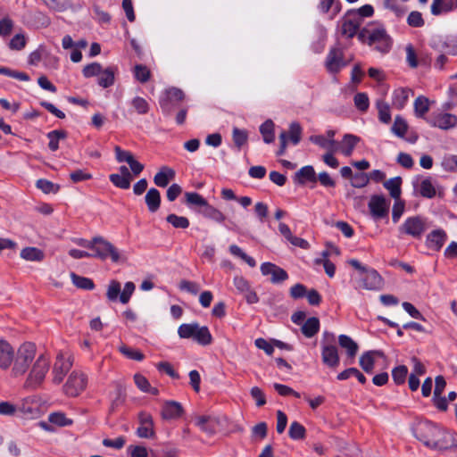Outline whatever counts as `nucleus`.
<instances>
[{"label": "nucleus", "mask_w": 457, "mask_h": 457, "mask_svg": "<svg viewBox=\"0 0 457 457\" xmlns=\"http://www.w3.org/2000/svg\"><path fill=\"white\" fill-rule=\"evenodd\" d=\"M413 431L416 438L431 448L445 450L453 445L452 436L432 422H420Z\"/></svg>", "instance_id": "obj_1"}, {"label": "nucleus", "mask_w": 457, "mask_h": 457, "mask_svg": "<svg viewBox=\"0 0 457 457\" xmlns=\"http://www.w3.org/2000/svg\"><path fill=\"white\" fill-rule=\"evenodd\" d=\"M358 39L373 50L386 54L393 46V39L386 28L378 23H370L358 32Z\"/></svg>", "instance_id": "obj_2"}, {"label": "nucleus", "mask_w": 457, "mask_h": 457, "mask_svg": "<svg viewBox=\"0 0 457 457\" xmlns=\"http://www.w3.org/2000/svg\"><path fill=\"white\" fill-rule=\"evenodd\" d=\"M37 355V346L31 342L21 344L17 351H14V358L12 367V376L19 378L28 371Z\"/></svg>", "instance_id": "obj_3"}, {"label": "nucleus", "mask_w": 457, "mask_h": 457, "mask_svg": "<svg viewBox=\"0 0 457 457\" xmlns=\"http://www.w3.org/2000/svg\"><path fill=\"white\" fill-rule=\"evenodd\" d=\"M348 263L363 275L359 280V287L371 291L383 288L384 279L376 270L367 268L355 259L349 260Z\"/></svg>", "instance_id": "obj_4"}, {"label": "nucleus", "mask_w": 457, "mask_h": 457, "mask_svg": "<svg viewBox=\"0 0 457 457\" xmlns=\"http://www.w3.org/2000/svg\"><path fill=\"white\" fill-rule=\"evenodd\" d=\"M24 387L28 389H36L39 387L45 380L50 367L49 359L45 354H40L35 358L31 364Z\"/></svg>", "instance_id": "obj_5"}, {"label": "nucleus", "mask_w": 457, "mask_h": 457, "mask_svg": "<svg viewBox=\"0 0 457 457\" xmlns=\"http://www.w3.org/2000/svg\"><path fill=\"white\" fill-rule=\"evenodd\" d=\"M178 334L180 338L193 339L204 346L212 343V336L209 328L196 322L181 324L178 328Z\"/></svg>", "instance_id": "obj_6"}, {"label": "nucleus", "mask_w": 457, "mask_h": 457, "mask_svg": "<svg viewBox=\"0 0 457 457\" xmlns=\"http://www.w3.org/2000/svg\"><path fill=\"white\" fill-rule=\"evenodd\" d=\"M136 289L133 282H127L121 291V285L117 280H111L106 291V297L110 302H120L123 304L129 303Z\"/></svg>", "instance_id": "obj_7"}, {"label": "nucleus", "mask_w": 457, "mask_h": 457, "mask_svg": "<svg viewBox=\"0 0 457 457\" xmlns=\"http://www.w3.org/2000/svg\"><path fill=\"white\" fill-rule=\"evenodd\" d=\"M93 251V257H97L101 260L110 258L112 262H119L122 259L119 250L112 243L101 237H95Z\"/></svg>", "instance_id": "obj_8"}, {"label": "nucleus", "mask_w": 457, "mask_h": 457, "mask_svg": "<svg viewBox=\"0 0 457 457\" xmlns=\"http://www.w3.org/2000/svg\"><path fill=\"white\" fill-rule=\"evenodd\" d=\"M73 364L72 356L69 353L59 352L55 357L52 369V380L54 384L59 385L71 369Z\"/></svg>", "instance_id": "obj_9"}, {"label": "nucleus", "mask_w": 457, "mask_h": 457, "mask_svg": "<svg viewBox=\"0 0 457 457\" xmlns=\"http://www.w3.org/2000/svg\"><path fill=\"white\" fill-rule=\"evenodd\" d=\"M184 99L185 94L181 89L174 87H169L160 97L161 109L166 115H170Z\"/></svg>", "instance_id": "obj_10"}, {"label": "nucleus", "mask_w": 457, "mask_h": 457, "mask_svg": "<svg viewBox=\"0 0 457 457\" xmlns=\"http://www.w3.org/2000/svg\"><path fill=\"white\" fill-rule=\"evenodd\" d=\"M87 385V376L81 371L74 370L68 377L63 391L68 396L75 397L85 390Z\"/></svg>", "instance_id": "obj_11"}, {"label": "nucleus", "mask_w": 457, "mask_h": 457, "mask_svg": "<svg viewBox=\"0 0 457 457\" xmlns=\"http://www.w3.org/2000/svg\"><path fill=\"white\" fill-rule=\"evenodd\" d=\"M427 228L426 219L420 216H412L404 220L400 226L399 231L414 238H420Z\"/></svg>", "instance_id": "obj_12"}, {"label": "nucleus", "mask_w": 457, "mask_h": 457, "mask_svg": "<svg viewBox=\"0 0 457 457\" xmlns=\"http://www.w3.org/2000/svg\"><path fill=\"white\" fill-rule=\"evenodd\" d=\"M362 23L359 21L355 13L348 11L338 21L339 32L346 38H353L355 35L358 36V31Z\"/></svg>", "instance_id": "obj_13"}, {"label": "nucleus", "mask_w": 457, "mask_h": 457, "mask_svg": "<svg viewBox=\"0 0 457 457\" xmlns=\"http://www.w3.org/2000/svg\"><path fill=\"white\" fill-rule=\"evenodd\" d=\"M185 410L177 401H164L162 405L160 416L164 420H179L184 415Z\"/></svg>", "instance_id": "obj_14"}, {"label": "nucleus", "mask_w": 457, "mask_h": 457, "mask_svg": "<svg viewBox=\"0 0 457 457\" xmlns=\"http://www.w3.org/2000/svg\"><path fill=\"white\" fill-rule=\"evenodd\" d=\"M325 65L331 73H337L346 66L347 62L344 60L343 51L340 48H331L327 55Z\"/></svg>", "instance_id": "obj_15"}, {"label": "nucleus", "mask_w": 457, "mask_h": 457, "mask_svg": "<svg viewBox=\"0 0 457 457\" xmlns=\"http://www.w3.org/2000/svg\"><path fill=\"white\" fill-rule=\"evenodd\" d=\"M261 272L263 276H270L273 284L282 283L288 278L287 271L271 262H264L261 265Z\"/></svg>", "instance_id": "obj_16"}, {"label": "nucleus", "mask_w": 457, "mask_h": 457, "mask_svg": "<svg viewBox=\"0 0 457 457\" xmlns=\"http://www.w3.org/2000/svg\"><path fill=\"white\" fill-rule=\"evenodd\" d=\"M369 209L371 215L376 219H381L387 215L389 203L383 195H372L369 202Z\"/></svg>", "instance_id": "obj_17"}, {"label": "nucleus", "mask_w": 457, "mask_h": 457, "mask_svg": "<svg viewBox=\"0 0 457 457\" xmlns=\"http://www.w3.org/2000/svg\"><path fill=\"white\" fill-rule=\"evenodd\" d=\"M322 362L330 369H337L340 362L338 349L335 345L324 343L321 347Z\"/></svg>", "instance_id": "obj_18"}, {"label": "nucleus", "mask_w": 457, "mask_h": 457, "mask_svg": "<svg viewBox=\"0 0 457 457\" xmlns=\"http://www.w3.org/2000/svg\"><path fill=\"white\" fill-rule=\"evenodd\" d=\"M428 122L432 127H436L443 130H447L456 126L457 116L447 112L437 113L433 115Z\"/></svg>", "instance_id": "obj_19"}, {"label": "nucleus", "mask_w": 457, "mask_h": 457, "mask_svg": "<svg viewBox=\"0 0 457 457\" xmlns=\"http://www.w3.org/2000/svg\"><path fill=\"white\" fill-rule=\"evenodd\" d=\"M234 285L239 293L244 294L248 303H256L259 301L257 294L251 289L249 282L245 278L236 276L234 278Z\"/></svg>", "instance_id": "obj_20"}, {"label": "nucleus", "mask_w": 457, "mask_h": 457, "mask_svg": "<svg viewBox=\"0 0 457 457\" xmlns=\"http://www.w3.org/2000/svg\"><path fill=\"white\" fill-rule=\"evenodd\" d=\"M447 239L446 232L442 229H435L428 234L426 238L427 246L434 251H439Z\"/></svg>", "instance_id": "obj_21"}, {"label": "nucleus", "mask_w": 457, "mask_h": 457, "mask_svg": "<svg viewBox=\"0 0 457 457\" xmlns=\"http://www.w3.org/2000/svg\"><path fill=\"white\" fill-rule=\"evenodd\" d=\"M13 358V347L7 341L0 339V369L4 370L9 369Z\"/></svg>", "instance_id": "obj_22"}, {"label": "nucleus", "mask_w": 457, "mask_h": 457, "mask_svg": "<svg viewBox=\"0 0 457 457\" xmlns=\"http://www.w3.org/2000/svg\"><path fill=\"white\" fill-rule=\"evenodd\" d=\"M317 8L321 14H328L333 20L341 11V4L337 0H319Z\"/></svg>", "instance_id": "obj_23"}, {"label": "nucleus", "mask_w": 457, "mask_h": 457, "mask_svg": "<svg viewBox=\"0 0 457 457\" xmlns=\"http://www.w3.org/2000/svg\"><path fill=\"white\" fill-rule=\"evenodd\" d=\"M457 9V0H432L430 6L431 13L438 16Z\"/></svg>", "instance_id": "obj_24"}, {"label": "nucleus", "mask_w": 457, "mask_h": 457, "mask_svg": "<svg viewBox=\"0 0 457 457\" xmlns=\"http://www.w3.org/2000/svg\"><path fill=\"white\" fill-rule=\"evenodd\" d=\"M175 178V170L168 166H162L154 178V184L160 187L168 186Z\"/></svg>", "instance_id": "obj_25"}, {"label": "nucleus", "mask_w": 457, "mask_h": 457, "mask_svg": "<svg viewBox=\"0 0 457 457\" xmlns=\"http://www.w3.org/2000/svg\"><path fill=\"white\" fill-rule=\"evenodd\" d=\"M359 142L360 137L357 136L345 134L339 143V150L345 156H350Z\"/></svg>", "instance_id": "obj_26"}, {"label": "nucleus", "mask_w": 457, "mask_h": 457, "mask_svg": "<svg viewBox=\"0 0 457 457\" xmlns=\"http://www.w3.org/2000/svg\"><path fill=\"white\" fill-rule=\"evenodd\" d=\"M195 424L200 429L209 435H212L216 431L218 421L211 416H198L195 419Z\"/></svg>", "instance_id": "obj_27"}, {"label": "nucleus", "mask_w": 457, "mask_h": 457, "mask_svg": "<svg viewBox=\"0 0 457 457\" xmlns=\"http://www.w3.org/2000/svg\"><path fill=\"white\" fill-rule=\"evenodd\" d=\"M382 353L378 351H369L362 353L360 357L359 363L361 369L367 372L371 373L374 370L375 356H381Z\"/></svg>", "instance_id": "obj_28"}, {"label": "nucleus", "mask_w": 457, "mask_h": 457, "mask_svg": "<svg viewBox=\"0 0 457 457\" xmlns=\"http://www.w3.org/2000/svg\"><path fill=\"white\" fill-rule=\"evenodd\" d=\"M295 180L301 185H304L306 182H316L317 177L315 170L312 166L307 165L301 168L295 173Z\"/></svg>", "instance_id": "obj_29"}, {"label": "nucleus", "mask_w": 457, "mask_h": 457, "mask_svg": "<svg viewBox=\"0 0 457 457\" xmlns=\"http://www.w3.org/2000/svg\"><path fill=\"white\" fill-rule=\"evenodd\" d=\"M319 329L320 320L316 317L307 319L301 328L302 333L308 338L314 337L319 332Z\"/></svg>", "instance_id": "obj_30"}, {"label": "nucleus", "mask_w": 457, "mask_h": 457, "mask_svg": "<svg viewBox=\"0 0 457 457\" xmlns=\"http://www.w3.org/2000/svg\"><path fill=\"white\" fill-rule=\"evenodd\" d=\"M20 255L28 262H41L45 258L44 252L37 247H25L21 251Z\"/></svg>", "instance_id": "obj_31"}, {"label": "nucleus", "mask_w": 457, "mask_h": 457, "mask_svg": "<svg viewBox=\"0 0 457 457\" xmlns=\"http://www.w3.org/2000/svg\"><path fill=\"white\" fill-rule=\"evenodd\" d=\"M338 343L342 348L346 350L347 355L350 358H353L356 355L359 346L350 337L340 335L338 337Z\"/></svg>", "instance_id": "obj_32"}, {"label": "nucleus", "mask_w": 457, "mask_h": 457, "mask_svg": "<svg viewBox=\"0 0 457 457\" xmlns=\"http://www.w3.org/2000/svg\"><path fill=\"white\" fill-rule=\"evenodd\" d=\"M145 201L150 212H156L159 209L161 204L160 192L155 188H151L146 193L145 196Z\"/></svg>", "instance_id": "obj_33"}, {"label": "nucleus", "mask_w": 457, "mask_h": 457, "mask_svg": "<svg viewBox=\"0 0 457 457\" xmlns=\"http://www.w3.org/2000/svg\"><path fill=\"white\" fill-rule=\"evenodd\" d=\"M385 9L392 12L397 18H402L407 12L406 6L400 0H383Z\"/></svg>", "instance_id": "obj_34"}, {"label": "nucleus", "mask_w": 457, "mask_h": 457, "mask_svg": "<svg viewBox=\"0 0 457 457\" xmlns=\"http://www.w3.org/2000/svg\"><path fill=\"white\" fill-rule=\"evenodd\" d=\"M410 91L405 88H398L393 93L392 104L397 109H402L409 99Z\"/></svg>", "instance_id": "obj_35"}, {"label": "nucleus", "mask_w": 457, "mask_h": 457, "mask_svg": "<svg viewBox=\"0 0 457 457\" xmlns=\"http://www.w3.org/2000/svg\"><path fill=\"white\" fill-rule=\"evenodd\" d=\"M116 69L109 67L104 71H101L98 78V84L104 88L109 87L114 83V75Z\"/></svg>", "instance_id": "obj_36"}, {"label": "nucleus", "mask_w": 457, "mask_h": 457, "mask_svg": "<svg viewBox=\"0 0 457 457\" xmlns=\"http://www.w3.org/2000/svg\"><path fill=\"white\" fill-rule=\"evenodd\" d=\"M429 110L428 98L423 96H418L414 101V112L419 118H423Z\"/></svg>", "instance_id": "obj_37"}, {"label": "nucleus", "mask_w": 457, "mask_h": 457, "mask_svg": "<svg viewBox=\"0 0 457 457\" xmlns=\"http://www.w3.org/2000/svg\"><path fill=\"white\" fill-rule=\"evenodd\" d=\"M401 183L402 179L400 177L390 179L384 182V187L389 191L390 195L398 199L401 195Z\"/></svg>", "instance_id": "obj_38"}, {"label": "nucleus", "mask_w": 457, "mask_h": 457, "mask_svg": "<svg viewBox=\"0 0 457 457\" xmlns=\"http://www.w3.org/2000/svg\"><path fill=\"white\" fill-rule=\"evenodd\" d=\"M376 106L378 112V120L382 123L387 124L391 121L390 106L384 100H378Z\"/></svg>", "instance_id": "obj_39"}, {"label": "nucleus", "mask_w": 457, "mask_h": 457, "mask_svg": "<svg viewBox=\"0 0 457 457\" xmlns=\"http://www.w3.org/2000/svg\"><path fill=\"white\" fill-rule=\"evenodd\" d=\"M260 132L262 135L263 141L266 144H270L274 141V123L272 120H268L263 122L260 127Z\"/></svg>", "instance_id": "obj_40"}, {"label": "nucleus", "mask_w": 457, "mask_h": 457, "mask_svg": "<svg viewBox=\"0 0 457 457\" xmlns=\"http://www.w3.org/2000/svg\"><path fill=\"white\" fill-rule=\"evenodd\" d=\"M72 283L80 289L92 290L95 288L94 281L91 278L79 276L75 273L71 274Z\"/></svg>", "instance_id": "obj_41"}, {"label": "nucleus", "mask_w": 457, "mask_h": 457, "mask_svg": "<svg viewBox=\"0 0 457 457\" xmlns=\"http://www.w3.org/2000/svg\"><path fill=\"white\" fill-rule=\"evenodd\" d=\"M67 133L63 130H53L47 134L49 138L48 147L51 151L54 152L59 148V141L64 139Z\"/></svg>", "instance_id": "obj_42"}, {"label": "nucleus", "mask_w": 457, "mask_h": 457, "mask_svg": "<svg viewBox=\"0 0 457 457\" xmlns=\"http://www.w3.org/2000/svg\"><path fill=\"white\" fill-rule=\"evenodd\" d=\"M420 194L427 198H432L436 195V187L431 178H427L420 182Z\"/></svg>", "instance_id": "obj_43"}, {"label": "nucleus", "mask_w": 457, "mask_h": 457, "mask_svg": "<svg viewBox=\"0 0 457 457\" xmlns=\"http://www.w3.org/2000/svg\"><path fill=\"white\" fill-rule=\"evenodd\" d=\"M119 352L129 360L141 361L143 360V353L123 343L118 346Z\"/></svg>", "instance_id": "obj_44"}, {"label": "nucleus", "mask_w": 457, "mask_h": 457, "mask_svg": "<svg viewBox=\"0 0 457 457\" xmlns=\"http://www.w3.org/2000/svg\"><path fill=\"white\" fill-rule=\"evenodd\" d=\"M391 130L395 136L403 137L408 130V124L403 117L397 115L395 118Z\"/></svg>", "instance_id": "obj_45"}, {"label": "nucleus", "mask_w": 457, "mask_h": 457, "mask_svg": "<svg viewBox=\"0 0 457 457\" xmlns=\"http://www.w3.org/2000/svg\"><path fill=\"white\" fill-rule=\"evenodd\" d=\"M310 140L320 147L329 151L336 152L337 150L336 147V141L334 139H327L324 136H312Z\"/></svg>", "instance_id": "obj_46"}, {"label": "nucleus", "mask_w": 457, "mask_h": 457, "mask_svg": "<svg viewBox=\"0 0 457 457\" xmlns=\"http://www.w3.org/2000/svg\"><path fill=\"white\" fill-rule=\"evenodd\" d=\"M145 439H157V433L152 415L145 414Z\"/></svg>", "instance_id": "obj_47"}, {"label": "nucleus", "mask_w": 457, "mask_h": 457, "mask_svg": "<svg viewBox=\"0 0 457 457\" xmlns=\"http://www.w3.org/2000/svg\"><path fill=\"white\" fill-rule=\"evenodd\" d=\"M351 375H354V377L358 379V381L360 383H361V384L366 383L365 376L356 368H348V369L343 370L342 372H340L337 375V379L338 380H345V379H348L351 377Z\"/></svg>", "instance_id": "obj_48"}, {"label": "nucleus", "mask_w": 457, "mask_h": 457, "mask_svg": "<svg viewBox=\"0 0 457 457\" xmlns=\"http://www.w3.org/2000/svg\"><path fill=\"white\" fill-rule=\"evenodd\" d=\"M229 252L232 255L237 256L245 262L250 267H255L256 262L254 259L247 255L239 246L237 245H231L229 246Z\"/></svg>", "instance_id": "obj_49"}, {"label": "nucleus", "mask_w": 457, "mask_h": 457, "mask_svg": "<svg viewBox=\"0 0 457 457\" xmlns=\"http://www.w3.org/2000/svg\"><path fill=\"white\" fill-rule=\"evenodd\" d=\"M111 182L117 187L122 189H128L130 187V183L133 180V177H125L118 174H111L110 175Z\"/></svg>", "instance_id": "obj_50"}, {"label": "nucleus", "mask_w": 457, "mask_h": 457, "mask_svg": "<svg viewBox=\"0 0 457 457\" xmlns=\"http://www.w3.org/2000/svg\"><path fill=\"white\" fill-rule=\"evenodd\" d=\"M306 430L304 427L297 421L291 423L288 430L289 436L294 440L303 439L305 437Z\"/></svg>", "instance_id": "obj_51"}, {"label": "nucleus", "mask_w": 457, "mask_h": 457, "mask_svg": "<svg viewBox=\"0 0 457 457\" xmlns=\"http://www.w3.org/2000/svg\"><path fill=\"white\" fill-rule=\"evenodd\" d=\"M168 223L176 228H187L189 227V220L187 217L169 214L166 218Z\"/></svg>", "instance_id": "obj_52"}, {"label": "nucleus", "mask_w": 457, "mask_h": 457, "mask_svg": "<svg viewBox=\"0 0 457 457\" xmlns=\"http://www.w3.org/2000/svg\"><path fill=\"white\" fill-rule=\"evenodd\" d=\"M407 375L408 369L404 365L397 366L392 370V378L396 385L403 384L405 382Z\"/></svg>", "instance_id": "obj_53"}, {"label": "nucleus", "mask_w": 457, "mask_h": 457, "mask_svg": "<svg viewBox=\"0 0 457 457\" xmlns=\"http://www.w3.org/2000/svg\"><path fill=\"white\" fill-rule=\"evenodd\" d=\"M407 24L412 28H421L425 24L422 13L419 11H412L407 17Z\"/></svg>", "instance_id": "obj_54"}, {"label": "nucleus", "mask_w": 457, "mask_h": 457, "mask_svg": "<svg viewBox=\"0 0 457 457\" xmlns=\"http://www.w3.org/2000/svg\"><path fill=\"white\" fill-rule=\"evenodd\" d=\"M322 256L324 257V259H317L315 261V262L317 264H320L322 263L323 264V267H324V270H325V272L326 274L329 277V278H333L334 275H335V272H336V266L335 264L330 262L328 259V252H323L322 253Z\"/></svg>", "instance_id": "obj_55"}, {"label": "nucleus", "mask_w": 457, "mask_h": 457, "mask_svg": "<svg viewBox=\"0 0 457 457\" xmlns=\"http://www.w3.org/2000/svg\"><path fill=\"white\" fill-rule=\"evenodd\" d=\"M187 204L196 206H208L207 201L198 193L187 192L185 194Z\"/></svg>", "instance_id": "obj_56"}, {"label": "nucleus", "mask_w": 457, "mask_h": 457, "mask_svg": "<svg viewBox=\"0 0 457 457\" xmlns=\"http://www.w3.org/2000/svg\"><path fill=\"white\" fill-rule=\"evenodd\" d=\"M302 128L299 123L292 122L289 126L287 137L294 145H297L301 140Z\"/></svg>", "instance_id": "obj_57"}, {"label": "nucleus", "mask_w": 457, "mask_h": 457, "mask_svg": "<svg viewBox=\"0 0 457 457\" xmlns=\"http://www.w3.org/2000/svg\"><path fill=\"white\" fill-rule=\"evenodd\" d=\"M48 55L49 53L43 46H40L29 54V62L36 66L43 58H46Z\"/></svg>", "instance_id": "obj_58"}, {"label": "nucleus", "mask_w": 457, "mask_h": 457, "mask_svg": "<svg viewBox=\"0 0 457 457\" xmlns=\"http://www.w3.org/2000/svg\"><path fill=\"white\" fill-rule=\"evenodd\" d=\"M354 104L361 112H366L370 106V101L367 94L358 93L353 98Z\"/></svg>", "instance_id": "obj_59"}, {"label": "nucleus", "mask_w": 457, "mask_h": 457, "mask_svg": "<svg viewBox=\"0 0 457 457\" xmlns=\"http://www.w3.org/2000/svg\"><path fill=\"white\" fill-rule=\"evenodd\" d=\"M232 137L236 146L240 148L247 142L248 134L244 129L234 128Z\"/></svg>", "instance_id": "obj_60"}, {"label": "nucleus", "mask_w": 457, "mask_h": 457, "mask_svg": "<svg viewBox=\"0 0 457 457\" xmlns=\"http://www.w3.org/2000/svg\"><path fill=\"white\" fill-rule=\"evenodd\" d=\"M350 12L352 13H355L358 16L359 21L362 23L363 18L371 17L373 15L374 8L370 4H365L356 10H351Z\"/></svg>", "instance_id": "obj_61"}, {"label": "nucleus", "mask_w": 457, "mask_h": 457, "mask_svg": "<svg viewBox=\"0 0 457 457\" xmlns=\"http://www.w3.org/2000/svg\"><path fill=\"white\" fill-rule=\"evenodd\" d=\"M27 40L24 34H16L9 43V47L12 50L20 51L23 49L26 46Z\"/></svg>", "instance_id": "obj_62"}, {"label": "nucleus", "mask_w": 457, "mask_h": 457, "mask_svg": "<svg viewBox=\"0 0 457 457\" xmlns=\"http://www.w3.org/2000/svg\"><path fill=\"white\" fill-rule=\"evenodd\" d=\"M49 421L59 426L71 425L72 421L62 412H54L49 415Z\"/></svg>", "instance_id": "obj_63"}, {"label": "nucleus", "mask_w": 457, "mask_h": 457, "mask_svg": "<svg viewBox=\"0 0 457 457\" xmlns=\"http://www.w3.org/2000/svg\"><path fill=\"white\" fill-rule=\"evenodd\" d=\"M36 186L38 189L42 190L46 194L56 192L58 188L53 182L45 179H40L37 180Z\"/></svg>", "instance_id": "obj_64"}]
</instances>
